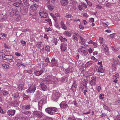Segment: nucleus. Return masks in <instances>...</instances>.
Masks as SVG:
<instances>
[{
  "instance_id": "obj_43",
  "label": "nucleus",
  "mask_w": 120,
  "mask_h": 120,
  "mask_svg": "<svg viewBox=\"0 0 120 120\" xmlns=\"http://www.w3.org/2000/svg\"><path fill=\"white\" fill-rule=\"evenodd\" d=\"M101 48L102 49H104L105 48L107 47L106 45L105 44H103L102 45H101Z\"/></svg>"
},
{
  "instance_id": "obj_64",
  "label": "nucleus",
  "mask_w": 120,
  "mask_h": 120,
  "mask_svg": "<svg viewBox=\"0 0 120 120\" xmlns=\"http://www.w3.org/2000/svg\"><path fill=\"white\" fill-rule=\"evenodd\" d=\"M115 120H120V116H117V117L115 119Z\"/></svg>"
},
{
  "instance_id": "obj_33",
  "label": "nucleus",
  "mask_w": 120,
  "mask_h": 120,
  "mask_svg": "<svg viewBox=\"0 0 120 120\" xmlns=\"http://www.w3.org/2000/svg\"><path fill=\"white\" fill-rule=\"evenodd\" d=\"M104 50L105 54L107 55H108L109 54V49H108V47L104 49Z\"/></svg>"
},
{
  "instance_id": "obj_46",
  "label": "nucleus",
  "mask_w": 120,
  "mask_h": 120,
  "mask_svg": "<svg viewBox=\"0 0 120 120\" xmlns=\"http://www.w3.org/2000/svg\"><path fill=\"white\" fill-rule=\"evenodd\" d=\"M47 21L49 23L50 26H52V22L51 19H47Z\"/></svg>"
},
{
  "instance_id": "obj_16",
  "label": "nucleus",
  "mask_w": 120,
  "mask_h": 120,
  "mask_svg": "<svg viewBox=\"0 0 120 120\" xmlns=\"http://www.w3.org/2000/svg\"><path fill=\"white\" fill-rule=\"evenodd\" d=\"M15 111L14 110H8L7 112V113L9 116H12L15 114Z\"/></svg>"
},
{
  "instance_id": "obj_38",
  "label": "nucleus",
  "mask_w": 120,
  "mask_h": 120,
  "mask_svg": "<svg viewBox=\"0 0 120 120\" xmlns=\"http://www.w3.org/2000/svg\"><path fill=\"white\" fill-rule=\"evenodd\" d=\"M99 39L101 44H102L105 43L104 41L103 40V39L101 37H99Z\"/></svg>"
},
{
  "instance_id": "obj_23",
  "label": "nucleus",
  "mask_w": 120,
  "mask_h": 120,
  "mask_svg": "<svg viewBox=\"0 0 120 120\" xmlns=\"http://www.w3.org/2000/svg\"><path fill=\"white\" fill-rule=\"evenodd\" d=\"M19 102L16 101H15L12 102V105L14 107H17L19 106Z\"/></svg>"
},
{
  "instance_id": "obj_10",
  "label": "nucleus",
  "mask_w": 120,
  "mask_h": 120,
  "mask_svg": "<svg viewBox=\"0 0 120 120\" xmlns=\"http://www.w3.org/2000/svg\"><path fill=\"white\" fill-rule=\"evenodd\" d=\"M45 112L51 115H53L55 114V112H53L52 111V109L51 107L46 108L45 109Z\"/></svg>"
},
{
  "instance_id": "obj_17",
  "label": "nucleus",
  "mask_w": 120,
  "mask_h": 120,
  "mask_svg": "<svg viewBox=\"0 0 120 120\" xmlns=\"http://www.w3.org/2000/svg\"><path fill=\"white\" fill-rule=\"evenodd\" d=\"M13 64H10L6 63H4V64H3L2 65V66L4 68H5L8 69L10 67L9 65H12Z\"/></svg>"
},
{
  "instance_id": "obj_45",
  "label": "nucleus",
  "mask_w": 120,
  "mask_h": 120,
  "mask_svg": "<svg viewBox=\"0 0 120 120\" xmlns=\"http://www.w3.org/2000/svg\"><path fill=\"white\" fill-rule=\"evenodd\" d=\"M104 96V94H100L99 96V98L100 99H102L103 98Z\"/></svg>"
},
{
  "instance_id": "obj_37",
  "label": "nucleus",
  "mask_w": 120,
  "mask_h": 120,
  "mask_svg": "<svg viewBox=\"0 0 120 120\" xmlns=\"http://www.w3.org/2000/svg\"><path fill=\"white\" fill-rule=\"evenodd\" d=\"M64 34H65L66 36H68L69 37H70L71 36V34L70 33L67 31H65L64 33Z\"/></svg>"
},
{
  "instance_id": "obj_14",
  "label": "nucleus",
  "mask_w": 120,
  "mask_h": 120,
  "mask_svg": "<svg viewBox=\"0 0 120 120\" xmlns=\"http://www.w3.org/2000/svg\"><path fill=\"white\" fill-rule=\"evenodd\" d=\"M43 71L42 70L40 71L35 70L34 71L35 75L37 76H39L41 75L43 73Z\"/></svg>"
},
{
  "instance_id": "obj_15",
  "label": "nucleus",
  "mask_w": 120,
  "mask_h": 120,
  "mask_svg": "<svg viewBox=\"0 0 120 120\" xmlns=\"http://www.w3.org/2000/svg\"><path fill=\"white\" fill-rule=\"evenodd\" d=\"M60 3L62 6H66L68 3V0H61Z\"/></svg>"
},
{
  "instance_id": "obj_51",
  "label": "nucleus",
  "mask_w": 120,
  "mask_h": 120,
  "mask_svg": "<svg viewBox=\"0 0 120 120\" xmlns=\"http://www.w3.org/2000/svg\"><path fill=\"white\" fill-rule=\"evenodd\" d=\"M101 89V88L99 86H98L97 87V90L98 91V92L100 91Z\"/></svg>"
},
{
  "instance_id": "obj_56",
  "label": "nucleus",
  "mask_w": 120,
  "mask_h": 120,
  "mask_svg": "<svg viewBox=\"0 0 120 120\" xmlns=\"http://www.w3.org/2000/svg\"><path fill=\"white\" fill-rule=\"evenodd\" d=\"M55 27L58 29H59L60 28L59 26V25L57 23H56L55 24Z\"/></svg>"
},
{
  "instance_id": "obj_53",
  "label": "nucleus",
  "mask_w": 120,
  "mask_h": 120,
  "mask_svg": "<svg viewBox=\"0 0 120 120\" xmlns=\"http://www.w3.org/2000/svg\"><path fill=\"white\" fill-rule=\"evenodd\" d=\"M65 71H66L65 73L66 74L68 73H69L71 72L68 69H65Z\"/></svg>"
},
{
  "instance_id": "obj_58",
  "label": "nucleus",
  "mask_w": 120,
  "mask_h": 120,
  "mask_svg": "<svg viewBox=\"0 0 120 120\" xmlns=\"http://www.w3.org/2000/svg\"><path fill=\"white\" fill-rule=\"evenodd\" d=\"M71 15L70 14L67 15L65 16V17H66L68 18H71Z\"/></svg>"
},
{
  "instance_id": "obj_44",
  "label": "nucleus",
  "mask_w": 120,
  "mask_h": 120,
  "mask_svg": "<svg viewBox=\"0 0 120 120\" xmlns=\"http://www.w3.org/2000/svg\"><path fill=\"white\" fill-rule=\"evenodd\" d=\"M96 7L97 9H100L102 8V6L101 5H96Z\"/></svg>"
},
{
  "instance_id": "obj_2",
  "label": "nucleus",
  "mask_w": 120,
  "mask_h": 120,
  "mask_svg": "<svg viewBox=\"0 0 120 120\" xmlns=\"http://www.w3.org/2000/svg\"><path fill=\"white\" fill-rule=\"evenodd\" d=\"M44 80L50 82L53 81L52 79H58L55 76H53L52 75H49L44 78Z\"/></svg>"
},
{
  "instance_id": "obj_8",
  "label": "nucleus",
  "mask_w": 120,
  "mask_h": 120,
  "mask_svg": "<svg viewBox=\"0 0 120 120\" xmlns=\"http://www.w3.org/2000/svg\"><path fill=\"white\" fill-rule=\"evenodd\" d=\"M34 114L37 118H40L43 116L42 113L39 111H35L34 112Z\"/></svg>"
},
{
  "instance_id": "obj_32",
  "label": "nucleus",
  "mask_w": 120,
  "mask_h": 120,
  "mask_svg": "<svg viewBox=\"0 0 120 120\" xmlns=\"http://www.w3.org/2000/svg\"><path fill=\"white\" fill-rule=\"evenodd\" d=\"M12 96L14 97V98H18L19 97V93H15L12 94Z\"/></svg>"
},
{
  "instance_id": "obj_60",
  "label": "nucleus",
  "mask_w": 120,
  "mask_h": 120,
  "mask_svg": "<svg viewBox=\"0 0 120 120\" xmlns=\"http://www.w3.org/2000/svg\"><path fill=\"white\" fill-rule=\"evenodd\" d=\"M79 9L80 10H82V6L81 5H79L78 6Z\"/></svg>"
},
{
  "instance_id": "obj_59",
  "label": "nucleus",
  "mask_w": 120,
  "mask_h": 120,
  "mask_svg": "<svg viewBox=\"0 0 120 120\" xmlns=\"http://www.w3.org/2000/svg\"><path fill=\"white\" fill-rule=\"evenodd\" d=\"M53 18L54 20L56 22H57V18L55 16H54V17H53Z\"/></svg>"
},
{
  "instance_id": "obj_62",
  "label": "nucleus",
  "mask_w": 120,
  "mask_h": 120,
  "mask_svg": "<svg viewBox=\"0 0 120 120\" xmlns=\"http://www.w3.org/2000/svg\"><path fill=\"white\" fill-rule=\"evenodd\" d=\"M76 86L73 85L72 86L71 89L72 90L76 89Z\"/></svg>"
},
{
  "instance_id": "obj_36",
  "label": "nucleus",
  "mask_w": 120,
  "mask_h": 120,
  "mask_svg": "<svg viewBox=\"0 0 120 120\" xmlns=\"http://www.w3.org/2000/svg\"><path fill=\"white\" fill-rule=\"evenodd\" d=\"M59 38L61 42H64L65 41H67V39L66 38H63L62 37H60Z\"/></svg>"
},
{
  "instance_id": "obj_21",
  "label": "nucleus",
  "mask_w": 120,
  "mask_h": 120,
  "mask_svg": "<svg viewBox=\"0 0 120 120\" xmlns=\"http://www.w3.org/2000/svg\"><path fill=\"white\" fill-rule=\"evenodd\" d=\"M46 5L47 6L49 10L52 11L54 9L53 6L50 3H46Z\"/></svg>"
},
{
  "instance_id": "obj_61",
  "label": "nucleus",
  "mask_w": 120,
  "mask_h": 120,
  "mask_svg": "<svg viewBox=\"0 0 120 120\" xmlns=\"http://www.w3.org/2000/svg\"><path fill=\"white\" fill-rule=\"evenodd\" d=\"M115 33H113L110 35V37L112 38H113L114 37Z\"/></svg>"
},
{
  "instance_id": "obj_63",
  "label": "nucleus",
  "mask_w": 120,
  "mask_h": 120,
  "mask_svg": "<svg viewBox=\"0 0 120 120\" xmlns=\"http://www.w3.org/2000/svg\"><path fill=\"white\" fill-rule=\"evenodd\" d=\"M61 26L62 28L65 30H66L67 29V27L64 25Z\"/></svg>"
},
{
  "instance_id": "obj_6",
  "label": "nucleus",
  "mask_w": 120,
  "mask_h": 120,
  "mask_svg": "<svg viewBox=\"0 0 120 120\" xmlns=\"http://www.w3.org/2000/svg\"><path fill=\"white\" fill-rule=\"evenodd\" d=\"M60 93L58 92L53 93L52 95V99L54 101L58 100L60 97Z\"/></svg>"
},
{
  "instance_id": "obj_11",
  "label": "nucleus",
  "mask_w": 120,
  "mask_h": 120,
  "mask_svg": "<svg viewBox=\"0 0 120 120\" xmlns=\"http://www.w3.org/2000/svg\"><path fill=\"white\" fill-rule=\"evenodd\" d=\"M41 18H45L48 16V14L45 11H41L39 12Z\"/></svg>"
},
{
  "instance_id": "obj_30",
  "label": "nucleus",
  "mask_w": 120,
  "mask_h": 120,
  "mask_svg": "<svg viewBox=\"0 0 120 120\" xmlns=\"http://www.w3.org/2000/svg\"><path fill=\"white\" fill-rule=\"evenodd\" d=\"M23 113L24 114L28 116H30V115L31 113L29 111H23Z\"/></svg>"
},
{
  "instance_id": "obj_1",
  "label": "nucleus",
  "mask_w": 120,
  "mask_h": 120,
  "mask_svg": "<svg viewBox=\"0 0 120 120\" xmlns=\"http://www.w3.org/2000/svg\"><path fill=\"white\" fill-rule=\"evenodd\" d=\"M13 57V56L10 54H4L2 55H0V60L4 62V60H7L11 62V64H13L14 63L12 61Z\"/></svg>"
},
{
  "instance_id": "obj_54",
  "label": "nucleus",
  "mask_w": 120,
  "mask_h": 120,
  "mask_svg": "<svg viewBox=\"0 0 120 120\" xmlns=\"http://www.w3.org/2000/svg\"><path fill=\"white\" fill-rule=\"evenodd\" d=\"M93 44L94 45V46L95 48H96L97 46V43L94 42H93Z\"/></svg>"
},
{
  "instance_id": "obj_34",
  "label": "nucleus",
  "mask_w": 120,
  "mask_h": 120,
  "mask_svg": "<svg viewBox=\"0 0 120 120\" xmlns=\"http://www.w3.org/2000/svg\"><path fill=\"white\" fill-rule=\"evenodd\" d=\"M51 107L53 112L54 111V112H58V110L57 108L52 107Z\"/></svg>"
},
{
  "instance_id": "obj_3",
  "label": "nucleus",
  "mask_w": 120,
  "mask_h": 120,
  "mask_svg": "<svg viewBox=\"0 0 120 120\" xmlns=\"http://www.w3.org/2000/svg\"><path fill=\"white\" fill-rule=\"evenodd\" d=\"M97 78L95 76H93L90 81V84L91 86H95L96 84Z\"/></svg>"
},
{
  "instance_id": "obj_50",
  "label": "nucleus",
  "mask_w": 120,
  "mask_h": 120,
  "mask_svg": "<svg viewBox=\"0 0 120 120\" xmlns=\"http://www.w3.org/2000/svg\"><path fill=\"white\" fill-rule=\"evenodd\" d=\"M20 42L22 44H23V46H24L25 45H26V43L24 41H21Z\"/></svg>"
},
{
  "instance_id": "obj_31",
  "label": "nucleus",
  "mask_w": 120,
  "mask_h": 120,
  "mask_svg": "<svg viewBox=\"0 0 120 120\" xmlns=\"http://www.w3.org/2000/svg\"><path fill=\"white\" fill-rule=\"evenodd\" d=\"M50 47L48 45H46L45 46V50L48 52H50Z\"/></svg>"
},
{
  "instance_id": "obj_40",
  "label": "nucleus",
  "mask_w": 120,
  "mask_h": 120,
  "mask_svg": "<svg viewBox=\"0 0 120 120\" xmlns=\"http://www.w3.org/2000/svg\"><path fill=\"white\" fill-rule=\"evenodd\" d=\"M42 117H43V120H49L50 118H49L45 116H43Z\"/></svg>"
},
{
  "instance_id": "obj_25",
  "label": "nucleus",
  "mask_w": 120,
  "mask_h": 120,
  "mask_svg": "<svg viewBox=\"0 0 120 120\" xmlns=\"http://www.w3.org/2000/svg\"><path fill=\"white\" fill-rule=\"evenodd\" d=\"M11 12L12 13H14V14H13V15H15V14L16 15H17L18 14L19 11L17 9V8H16L15 9H13L12 10Z\"/></svg>"
},
{
  "instance_id": "obj_47",
  "label": "nucleus",
  "mask_w": 120,
  "mask_h": 120,
  "mask_svg": "<svg viewBox=\"0 0 120 120\" xmlns=\"http://www.w3.org/2000/svg\"><path fill=\"white\" fill-rule=\"evenodd\" d=\"M66 77H62L61 78V81L63 82L65 81Z\"/></svg>"
},
{
  "instance_id": "obj_42",
  "label": "nucleus",
  "mask_w": 120,
  "mask_h": 120,
  "mask_svg": "<svg viewBox=\"0 0 120 120\" xmlns=\"http://www.w3.org/2000/svg\"><path fill=\"white\" fill-rule=\"evenodd\" d=\"M53 41L54 42L55 44L56 45L57 43V39L56 38H54L53 39Z\"/></svg>"
},
{
  "instance_id": "obj_22",
  "label": "nucleus",
  "mask_w": 120,
  "mask_h": 120,
  "mask_svg": "<svg viewBox=\"0 0 120 120\" xmlns=\"http://www.w3.org/2000/svg\"><path fill=\"white\" fill-rule=\"evenodd\" d=\"M113 60L114 64H116L117 65H120V62L117 58H114L113 59Z\"/></svg>"
},
{
  "instance_id": "obj_9",
  "label": "nucleus",
  "mask_w": 120,
  "mask_h": 120,
  "mask_svg": "<svg viewBox=\"0 0 120 120\" xmlns=\"http://www.w3.org/2000/svg\"><path fill=\"white\" fill-rule=\"evenodd\" d=\"M36 89V87L35 85H33L31 86L29 89L26 90L28 93L34 92Z\"/></svg>"
},
{
  "instance_id": "obj_29",
  "label": "nucleus",
  "mask_w": 120,
  "mask_h": 120,
  "mask_svg": "<svg viewBox=\"0 0 120 120\" xmlns=\"http://www.w3.org/2000/svg\"><path fill=\"white\" fill-rule=\"evenodd\" d=\"M117 66L115 64H112V70L113 71H115L117 68Z\"/></svg>"
},
{
  "instance_id": "obj_39",
  "label": "nucleus",
  "mask_w": 120,
  "mask_h": 120,
  "mask_svg": "<svg viewBox=\"0 0 120 120\" xmlns=\"http://www.w3.org/2000/svg\"><path fill=\"white\" fill-rule=\"evenodd\" d=\"M42 42H38L37 44L36 45V46L39 49L40 48Z\"/></svg>"
},
{
  "instance_id": "obj_12",
  "label": "nucleus",
  "mask_w": 120,
  "mask_h": 120,
  "mask_svg": "<svg viewBox=\"0 0 120 120\" xmlns=\"http://www.w3.org/2000/svg\"><path fill=\"white\" fill-rule=\"evenodd\" d=\"M13 5L16 7H18L20 6L21 5H22L23 4L21 0H19L18 2H15V3L13 4Z\"/></svg>"
},
{
  "instance_id": "obj_19",
  "label": "nucleus",
  "mask_w": 120,
  "mask_h": 120,
  "mask_svg": "<svg viewBox=\"0 0 120 120\" xmlns=\"http://www.w3.org/2000/svg\"><path fill=\"white\" fill-rule=\"evenodd\" d=\"M84 81H83V86H86L87 83H88V77L87 76H84Z\"/></svg>"
},
{
  "instance_id": "obj_41",
  "label": "nucleus",
  "mask_w": 120,
  "mask_h": 120,
  "mask_svg": "<svg viewBox=\"0 0 120 120\" xmlns=\"http://www.w3.org/2000/svg\"><path fill=\"white\" fill-rule=\"evenodd\" d=\"M23 96L24 98H25V99H24V98H23V100L25 99H28L29 98L28 96L27 95H26L25 94H23Z\"/></svg>"
},
{
  "instance_id": "obj_26",
  "label": "nucleus",
  "mask_w": 120,
  "mask_h": 120,
  "mask_svg": "<svg viewBox=\"0 0 120 120\" xmlns=\"http://www.w3.org/2000/svg\"><path fill=\"white\" fill-rule=\"evenodd\" d=\"M98 71L99 72L103 73L104 72V70L102 66L99 67L98 69Z\"/></svg>"
},
{
  "instance_id": "obj_4",
  "label": "nucleus",
  "mask_w": 120,
  "mask_h": 120,
  "mask_svg": "<svg viewBox=\"0 0 120 120\" xmlns=\"http://www.w3.org/2000/svg\"><path fill=\"white\" fill-rule=\"evenodd\" d=\"M46 103V101L44 99H42L38 102V107L39 110L42 109V106Z\"/></svg>"
},
{
  "instance_id": "obj_48",
  "label": "nucleus",
  "mask_w": 120,
  "mask_h": 120,
  "mask_svg": "<svg viewBox=\"0 0 120 120\" xmlns=\"http://www.w3.org/2000/svg\"><path fill=\"white\" fill-rule=\"evenodd\" d=\"M15 55L17 56H22V54H20L19 53H18L17 52H15Z\"/></svg>"
},
{
  "instance_id": "obj_24",
  "label": "nucleus",
  "mask_w": 120,
  "mask_h": 120,
  "mask_svg": "<svg viewBox=\"0 0 120 120\" xmlns=\"http://www.w3.org/2000/svg\"><path fill=\"white\" fill-rule=\"evenodd\" d=\"M23 2L25 5L26 6H28L30 5L29 0H23Z\"/></svg>"
},
{
  "instance_id": "obj_49",
  "label": "nucleus",
  "mask_w": 120,
  "mask_h": 120,
  "mask_svg": "<svg viewBox=\"0 0 120 120\" xmlns=\"http://www.w3.org/2000/svg\"><path fill=\"white\" fill-rule=\"evenodd\" d=\"M45 62H47V64L50 61L49 60V58H47L45 60Z\"/></svg>"
},
{
  "instance_id": "obj_5",
  "label": "nucleus",
  "mask_w": 120,
  "mask_h": 120,
  "mask_svg": "<svg viewBox=\"0 0 120 120\" xmlns=\"http://www.w3.org/2000/svg\"><path fill=\"white\" fill-rule=\"evenodd\" d=\"M60 106L61 108L65 109L68 107V102L66 101H63L60 104Z\"/></svg>"
},
{
  "instance_id": "obj_28",
  "label": "nucleus",
  "mask_w": 120,
  "mask_h": 120,
  "mask_svg": "<svg viewBox=\"0 0 120 120\" xmlns=\"http://www.w3.org/2000/svg\"><path fill=\"white\" fill-rule=\"evenodd\" d=\"M73 37H74L73 38L74 39L77 41L78 40V39H79V38H80V40H81V41L82 42V38L81 36L78 37L77 36H74V35H73Z\"/></svg>"
},
{
  "instance_id": "obj_35",
  "label": "nucleus",
  "mask_w": 120,
  "mask_h": 120,
  "mask_svg": "<svg viewBox=\"0 0 120 120\" xmlns=\"http://www.w3.org/2000/svg\"><path fill=\"white\" fill-rule=\"evenodd\" d=\"M24 87L23 85L22 84H20L19 86L18 89L19 90H22Z\"/></svg>"
},
{
  "instance_id": "obj_7",
  "label": "nucleus",
  "mask_w": 120,
  "mask_h": 120,
  "mask_svg": "<svg viewBox=\"0 0 120 120\" xmlns=\"http://www.w3.org/2000/svg\"><path fill=\"white\" fill-rule=\"evenodd\" d=\"M58 61L55 59L54 58H52L51 60V66L52 67L53 66H56L57 67L58 66Z\"/></svg>"
},
{
  "instance_id": "obj_27",
  "label": "nucleus",
  "mask_w": 120,
  "mask_h": 120,
  "mask_svg": "<svg viewBox=\"0 0 120 120\" xmlns=\"http://www.w3.org/2000/svg\"><path fill=\"white\" fill-rule=\"evenodd\" d=\"M3 95L4 96V99L6 100L7 98V95L8 94V92L7 91H4L3 92Z\"/></svg>"
},
{
  "instance_id": "obj_57",
  "label": "nucleus",
  "mask_w": 120,
  "mask_h": 120,
  "mask_svg": "<svg viewBox=\"0 0 120 120\" xmlns=\"http://www.w3.org/2000/svg\"><path fill=\"white\" fill-rule=\"evenodd\" d=\"M33 5L34 8V9H35V8H37L38 7V5L37 4H35Z\"/></svg>"
},
{
  "instance_id": "obj_18",
  "label": "nucleus",
  "mask_w": 120,
  "mask_h": 120,
  "mask_svg": "<svg viewBox=\"0 0 120 120\" xmlns=\"http://www.w3.org/2000/svg\"><path fill=\"white\" fill-rule=\"evenodd\" d=\"M40 87L44 91H45L46 90V89L47 87V86L46 85L42 83H41L40 85Z\"/></svg>"
},
{
  "instance_id": "obj_52",
  "label": "nucleus",
  "mask_w": 120,
  "mask_h": 120,
  "mask_svg": "<svg viewBox=\"0 0 120 120\" xmlns=\"http://www.w3.org/2000/svg\"><path fill=\"white\" fill-rule=\"evenodd\" d=\"M89 20L90 22H94V19L93 18H90Z\"/></svg>"
},
{
  "instance_id": "obj_13",
  "label": "nucleus",
  "mask_w": 120,
  "mask_h": 120,
  "mask_svg": "<svg viewBox=\"0 0 120 120\" xmlns=\"http://www.w3.org/2000/svg\"><path fill=\"white\" fill-rule=\"evenodd\" d=\"M67 46L66 44L62 43L61 44L60 46V48L62 51L64 52L65 50L67 49L66 46Z\"/></svg>"
},
{
  "instance_id": "obj_20",
  "label": "nucleus",
  "mask_w": 120,
  "mask_h": 120,
  "mask_svg": "<svg viewBox=\"0 0 120 120\" xmlns=\"http://www.w3.org/2000/svg\"><path fill=\"white\" fill-rule=\"evenodd\" d=\"M119 76V74H115V75H114L113 77V79L115 80H113V82H115V83H116L118 80L117 79Z\"/></svg>"
},
{
  "instance_id": "obj_55",
  "label": "nucleus",
  "mask_w": 120,
  "mask_h": 120,
  "mask_svg": "<svg viewBox=\"0 0 120 120\" xmlns=\"http://www.w3.org/2000/svg\"><path fill=\"white\" fill-rule=\"evenodd\" d=\"M17 66H18V67H19L20 66L23 65V66H24L25 67H26V66L25 65H24L22 64H21V63L17 64Z\"/></svg>"
}]
</instances>
